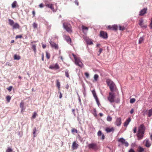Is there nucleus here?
<instances>
[{
	"instance_id": "obj_1",
	"label": "nucleus",
	"mask_w": 152,
	"mask_h": 152,
	"mask_svg": "<svg viewBox=\"0 0 152 152\" xmlns=\"http://www.w3.org/2000/svg\"><path fill=\"white\" fill-rule=\"evenodd\" d=\"M106 83L110 88L111 92H114L116 91L117 90L116 86L113 81L109 79H107L106 80Z\"/></svg>"
},
{
	"instance_id": "obj_2",
	"label": "nucleus",
	"mask_w": 152,
	"mask_h": 152,
	"mask_svg": "<svg viewBox=\"0 0 152 152\" xmlns=\"http://www.w3.org/2000/svg\"><path fill=\"white\" fill-rule=\"evenodd\" d=\"M63 26L67 32L69 33H72V28L71 25L69 23L67 22L64 23H63Z\"/></svg>"
},
{
	"instance_id": "obj_3",
	"label": "nucleus",
	"mask_w": 152,
	"mask_h": 152,
	"mask_svg": "<svg viewBox=\"0 0 152 152\" xmlns=\"http://www.w3.org/2000/svg\"><path fill=\"white\" fill-rule=\"evenodd\" d=\"M75 60V64L81 68L83 66V64L81 61L79 57H77V56L74 54H72Z\"/></svg>"
},
{
	"instance_id": "obj_4",
	"label": "nucleus",
	"mask_w": 152,
	"mask_h": 152,
	"mask_svg": "<svg viewBox=\"0 0 152 152\" xmlns=\"http://www.w3.org/2000/svg\"><path fill=\"white\" fill-rule=\"evenodd\" d=\"M88 147L90 150H92L96 151L98 150L99 146L95 143H91L88 145Z\"/></svg>"
},
{
	"instance_id": "obj_5",
	"label": "nucleus",
	"mask_w": 152,
	"mask_h": 152,
	"mask_svg": "<svg viewBox=\"0 0 152 152\" xmlns=\"http://www.w3.org/2000/svg\"><path fill=\"white\" fill-rule=\"evenodd\" d=\"M115 94L114 92H110L109 93V95L107 97V99L109 101L112 103L115 102Z\"/></svg>"
},
{
	"instance_id": "obj_6",
	"label": "nucleus",
	"mask_w": 152,
	"mask_h": 152,
	"mask_svg": "<svg viewBox=\"0 0 152 152\" xmlns=\"http://www.w3.org/2000/svg\"><path fill=\"white\" fill-rule=\"evenodd\" d=\"M118 26L117 25H114L112 26L109 25L107 27V29L109 30H113L114 31H117L118 29Z\"/></svg>"
},
{
	"instance_id": "obj_7",
	"label": "nucleus",
	"mask_w": 152,
	"mask_h": 152,
	"mask_svg": "<svg viewBox=\"0 0 152 152\" xmlns=\"http://www.w3.org/2000/svg\"><path fill=\"white\" fill-rule=\"evenodd\" d=\"M121 123V117L116 118L115 124L117 126H120Z\"/></svg>"
},
{
	"instance_id": "obj_8",
	"label": "nucleus",
	"mask_w": 152,
	"mask_h": 152,
	"mask_svg": "<svg viewBox=\"0 0 152 152\" xmlns=\"http://www.w3.org/2000/svg\"><path fill=\"white\" fill-rule=\"evenodd\" d=\"M144 132H137V136L138 138V140H140L142 139L144 137Z\"/></svg>"
},
{
	"instance_id": "obj_9",
	"label": "nucleus",
	"mask_w": 152,
	"mask_h": 152,
	"mask_svg": "<svg viewBox=\"0 0 152 152\" xmlns=\"http://www.w3.org/2000/svg\"><path fill=\"white\" fill-rule=\"evenodd\" d=\"M59 68V66L57 63L50 65L49 67V68L51 69H58Z\"/></svg>"
},
{
	"instance_id": "obj_10",
	"label": "nucleus",
	"mask_w": 152,
	"mask_h": 152,
	"mask_svg": "<svg viewBox=\"0 0 152 152\" xmlns=\"http://www.w3.org/2000/svg\"><path fill=\"white\" fill-rule=\"evenodd\" d=\"M100 35L101 37L104 39H106L108 37L107 33L104 31H101Z\"/></svg>"
},
{
	"instance_id": "obj_11",
	"label": "nucleus",
	"mask_w": 152,
	"mask_h": 152,
	"mask_svg": "<svg viewBox=\"0 0 152 152\" xmlns=\"http://www.w3.org/2000/svg\"><path fill=\"white\" fill-rule=\"evenodd\" d=\"M118 141L124 144L125 146L126 147H127L129 145V144L128 142L126 141H125V140L123 138H121L119 139L118 140Z\"/></svg>"
},
{
	"instance_id": "obj_12",
	"label": "nucleus",
	"mask_w": 152,
	"mask_h": 152,
	"mask_svg": "<svg viewBox=\"0 0 152 152\" xmlns=\"http://www.w3.org/2000/svg\"><path fill=\"white\" fill-rule=\"evenodd\" d=\"M50 43L52 48H54L56 50H58V47L57 44L53 42H52L51 41H50Z\"/></svg>"
},
{
	"instance_id": "obj_13",
	"label": "nucleus",
	"mask_w": 152,
	"mask_h": 152,
	"mask_svg": "<svg viewBox=\"0 0 152 152\" xmlns=\"http://www.w3.org/2000/svg\"><path fill=\"white\" fill-rule=\"evenodd\" d=\"M145 127L143 124H141L138 128V132H145Z\"/></svg>"
},
{
	"instance_id": "obj_14",
	"label": "nucleus",
	"mask_w": 152,
	"mask_h": 152,
	"mask_svg": "<svg viewBox=\"0 0 152 152\" xmlns=\"http://www.w3.org/2000/svg\"><path fill=\"white\" fill-rule=\"evenodd\" d=\"M147 10V8H144L140 12L139 15L140 16L143 15L145 14L146 13Z\"/></svg>"
},
{
	"instance_id": "obj_15",
	"label": "nucleus",
	"mask_w": 152,
	"mask_h": 152,
	"mask_svg": "<svg viewBox=\"0 0 152 152\" xmlns=\"http://www.w3.org/2000/svg\"><path fill=\"white\" fill-rule=\"evenodd\" d=\"M79 146V145L75 141H74L72 146V148L73 150L76 149Z\"/></svg>"
},
{
	"instance_id": "obj_16",
	"label": "nucleus",
	"mask_w": 152,
	"mask_h": 152,
	"mask_svg": "<svg viewBox=\"0 0 152 152\" xmlns=\"http://www.w3.org/2000/svg\"><path fill=\"white\" fill-rule=\"evenodd\" d=\"M46 6L49 8H50L53 11V12H55L56 11V10L54 9V5L53 4H46Z\"/></svg>"
},
{
	"instance_id": "obj_17",
	"label": "nucleus",
	"mask_w": 152,
	"mask_h": 152,
	"mask_svg": "<svg viewBox=\"0 0 152 152\" xmlns=\"http://www.w3.org/2000/svg\"><path fill=\"white\" fill-rule=\"evenodd\" d=\"M105 131L107 133L110 132H113L114 129L113 127L111 128L107 127L105 129Z\"/></svg>"
},
{
	"instance_id": "obj_18",
	"label": "nucleus",
	"mask_w": 152,
	"mask_h": 152,
	"mask_svg": "<svg viewBox=\"0 0 152 152\" xmlns=\"http://www.w3.org/2000/svg\"><path fill=\"white\" fill-rule=\"evenodd\" d=\"M131 120L130 117L127 120H126L124 123V126L127 127L128 125L129 124V123L131 121Z\"/></svg>"
},
{
	"instance_id": "obj_19",
	"label": "nucleus",
	"mask_w": 152,
	"mask_h": 152,
	"mask_svg": "<svg viewBox=\"0 0 152 152\" xmlns=\"http://www.w3.org/2000/svg\"><path fill=\"white\" fill-rule=\"evenodd\" d=\"M20 107L21 109V112L22 113H23V110H24L25 108L24 107V103L22 101L20 103Z\"/></svg>"
},
{
	"instance_id": "obj_20",
	"label": "nucleus",
	"mask_w": 152,
	"mask_h": 152,
	"mask_svg": "<svg viewBox=\"0 0 152 152\" xmlns=\"http://www.w3.org/2000/svg\"><path fill=\"white\" fill-rule=\"evenodd\" d=\"M139 24L141 27L145 28L146 27V26L144 24L143 20L142 19H141L139 20Z\"/></svg>"
},
{
	"instance_id": "obj_21",
	"label": "nucleus",
	"mask_w": 152,
	"mask_h": 152,
	"mask_svg": "<svg viewBox=\"0 0 152 152\" xmlns=\"http://www.w3.org/2000/svg\"><path fill=\"white\" fill-rule=\"evenodd\" d=\"M13 29H19L20 26L18 23H15L12 26Z\"/></svg>"
},
{
	"instance_id": "obj_22",
	"label": "nucleus",
	"mask_w": 152,
	"mask_h": 152,
	"mask_svg": "<svg viewBox=\"0 0 152 152\" xmlns=\"http://www.w3.org/2000/svg\"><path fill=\"white\" fill-rule=\"evenodd\" d=\"M64 37L67 42L68 43H70L71 42V39L69 36L65 35H64Z\"/></svg>"
},
{
	"instance_id": "obj_23",
	"label": "nucleus",
	"mask_w": 152,
	"mask_h": 152,
	"mask_svg": "<svg viewBox=\"0 0 152 152\" xmlns=\"http://www.w3.org/2000/svg\"><path fill=\"white\" fill-rule=\"evenodd\" d=\"M92 93L93 96L95 99L98 98L96 95V91H95V90H94L93 91H92Z\"/></svg>"
},
{
	"instance_id": "obj_24",
	"label": "nucleus",
	"mask_w": 152,
	"mask_h": 152,
	"mask_svg": "<svg viewBox=\"0 0 152 152\" xmlns=\"http://www.w3.org/2000/svg\"><path fill=\"white\" fill-rule=\"evenodd\" d=\"M138 152H143L144 151V149L141 147L139 146L137 149Z\"/></svg>"
},
{
	"instance_id": "obj_25",
	"label": "nucleus",
	"mask_w": 152,
	"mask_h": 152,
	"mask_svg": "<svg viewBox=\"0 0 152 152\" xmlns=\"http://www.w3.org/2000/svg\"><path fill=\"white\" fill-rule=\"evenodd\" d=\"M8 21H9V25L11 26H12L13 25V24L15 23L13 21V20L11 19H9Z\"/></svg>"
},
{
	"instance_id": "obj_26",
	"label": "nucleus",
	"mask_w": 152,
	"mask_h": 152,
	"mask_svg": "<svg viewBox=\"0 0 152 152\" xmlns=\"http://www.w3.org/2000/svg\"><path fill=\"white\" fill-rule=\"evenodd\" d=\"M145 146L147 147H149L151 145V144L150 143L149 141L148 140L146 141Z\"/></svg>"
},
{
	"instance_id": "obj_27",
	"label": "nucleus",
	"mask_w": 152,
	"mask_h": 152,
	"mask_svg": "<svg viewBox=\"0 0 152 152\" xmlns=\"http://www.w3.org/2000/svg\"><path fill=\"white\" fill-rule=\"evenodd\" d=\"M56 86L58 88V90H59L60 89V82L59 81V80H56Z\"/></svg>"
},
{
	"instance_id": "obj_28",
	"label": "nucleus",
	"mask_w": 152,
	"mask_h": 152,
	"mask_svg": "<svg viewBox=\"0 0 152 152\" xmlns=\"http://www.w3.org/2000/svg\"><path fill=\"white\" fill-rule=\"evenodd\" d=\"M20 56L19 55L15 54L14 56V59L15 60H19L20 59Z\"/></svg>"
},
{
	"instance_id": "obj_29",
	"label": "nucleus",
	"mask_w": 152,
	"mask_h": 152,
	"mask_svg": "<svg viewBox=\"0 0 152 152\" xmlns=\"http://www.w3.org/2000/svg\"><path fill=\"white\" fill-rule=\"evenodd\" d=\"M32 48L33 49L34 53L35 54L36 52V45H32Z\"/></svg>"
},
{
	"instance_id": "obj_30",
	"label": "nucleus",
	"mask_w": 152,
	"mask_h": 152,
	"mask_svg": "<svg viewBox=\"0 0 152 152\" xmlns=\"http://www.w3.org/2000/svg\"><path fill=\"white\" fill-rule=\"evenodd\" d=\"M152 115V108L149 110L148 111V115L149 117H150Z\"/></svg>"
},
{
	"instance_id": "obj_31",
	"label": "nucleus",
	"mask_w": 152,
	"mask_h": 152,
	"mask_svg": "<svg viewBox=\"0 0 152 152\" xmlns=\"http://www.w3.org/2000/svg\"><path fill=\"white\" fill-rule=\"evenodd\" d=\"M17 2L16 1H14L12 4V8H15L16 7Z\"/></svg>"
},
{
	"instance_id": "obj_32",
	"label": "nucleus",
	"mask_w": 152,
	"mask_h": 152,
	"mask_svg": "<svg viewBox=\"0 0 152 152\" xmlns=\"http://www.w3.org/2000/svg\"><path fill=\"white\" fill-rule=\"evenodd\" d=\"M82 29L83 31L84 32L85 30H86L87 31L88 29V28L87 27L85 26H82Z\"/></svg>"
},
{
	"instance_id": "obj_33",
	"label": "nucleus",
	"mask_w": 152,
	"mask_h": 152,
	"mask_svg": "<svg viewBox=\"0 0 152 152\" xmlns=\"http://www.w3.org/2000/svg\"><path fill=\"white\" fill-rule=\"evenodd\" d=\"M32 26L34 28H37L38 26V25L37 23L34 22L33 23Z\"/></svg>"
},
{
	"instance_id": "obj_34",
	"label": "nucleus",
	"mask_w": 152,
	"mask_h": 152,
	"mask_svg": "<svg viewBox=\"0 0 152 152\" xmlns=\"http://www.w3.org/2000/svg\"><path fill=\"white\" fill-rule=\"evenodd\" d=\"M65 76L68 78L69 77V74L68 72V71L66 70L65 72Z\"/></svg>"
},
{
	"instance_id": "obj_35",
	"label": "nucleus",
	"mask_w": 152,
	"mask_h": 152,
	"mask_svg": "<svg viewBox=\"0 0 152 152\" xmlns=\"http://www.w3.org/2000/svg\"><path fill=\"white\" fill-rule=\"evenodd\" d=\"M6 98L7 102H9L11 99V97L10 96H8L6 97Z\"/></svg>"
},
{
	"instance_id": "obj_36",
	"label": "nucleus",
	"mask_w": 152,
	"mask_h": 152,
	"mask_svg": "<svg viewBox=\"0 0 152 152\" xmlns=\"http://www.w3.org/2000/svg\"><path fill=\"white\" fill-rule=\"evenodd\" d=\"M99 78V76L97 74H95L94 75V80L96 81H97V80Z\"/></svg>"
},
{
	"instance_id": "obj_37",
	"label": "nucleus",
	"mask_w": 152,
	"mask_h": 152,
	"mask_svg": "<svg viewBox=\"0 0 152 152\" xmlns=\"http://www.w3.org/2000/svg\"><path fill=\"white\" fill-rule=\"evenodd\" d=\"M112 117H110V116L108 115L107 118V121H112Z\"/></svg>"
},
{
	"instance_id": "obj_38",
	"label": "nucleus",
	"mask_w": 152,
	"mask_h": 152,
	"mask_svg": "<svg viewBox=\"0 0 152 152\" xmlns=\"http://www.w3.org/2000/svg\"><path fill=\"white\" fill-rule=\"evenodd\" d=\"M144 40V39L142 37H141L140 38L139 41V43L141 44L142 43Z\"/></svg>"
},
{
	"instance_id": "obj_39",
	"label": "nucleus",
	"mask_w": 152,
	"mask_h": 152,
	"mask_svg": "<svg viewBox=\"0 0 152 152\" xmlns=\"http://www.w3.org/2000/svg\"><path fill=\"white\" fill-rule=\"evenodd\" d=\"M46 57L48 59H49L50 58V54L48 53L47 52H46Z\"/></svg>"
},
{
	"instance_id": "obj_40",
	"label": "nucleus",
	"mask_w": 152,
	"mask_h": 152,
	"mask_svg": "<svg viewBox=\"0 0 152 152\" xmlns=\"http://www.w3.org/2000/svg\"><path fill=\"white\" fill-rule=\"evenodd\" d=\"M135 99L134 98H133L130 99V102L131 103H133L135 102Z\"/></svg>"
},
{
	"instance_id": "obj_41",
	"label": "nucleus",
	"mask_w": 152,
	"mask_h": 152,
	"mask_svg": "<svg viewBox=\"0 0 152 152\" xmlns=\"http://www.w3.org/2000/svg\"><path fill=\"white\" fill-rule=\"evenodd\" d=\"M12 150L10 147H8L6 151V152H12Z\"/></svg>"
},
{
	"instance_id": "obj_42",
	"label": "nucleus",
	"mask_w": 152,
	"mask_h": 152,
	"mask_svg": "<svg viewBox=\"0 0 152 152\" xmlns=\"http://www.w3.org/2000/svg\"><path fill=\"white\" fill-rule=\"evenodd\" d=\"M37 115V113L36 112H34L33 114L32 118L34 119L35 118Z\"/></svg>"
},
{
	"instance_id": "obj_43",
	"label": "nucleus",
	"mask_w": 152,
	"mask_h": 152,
	"mask_svg": "<svg viewBox=\"0 0 152 152\" xmlns=\"http://www.w3.org/2000/svg\"><path fill=\"white\" fill-rule=\"evenodd\" d=\"M71 131H72V133L75 132L76 133H77V130L76 129H75V128H73L72 129Z\"/></svg>"
},
{
	"instance_id": "obj_44",
	"label": "nucleus",
	"mask_w": 152,
	"mask_h": 152,
	"mask_svg": "<svg viewBox=\"0 0 152 152\" xmlns=\"http://www.w3.org/2000/svg\"><path fill=\"white\" fill-rule=\"evenodd\" d=\"M95 99V100H96V103H97L98 106H99V105H100V102H99L98 98H97V99Z\"/></svg>"
},
{
	"instance_id": "obj_45",
	"label": "nucleus",
	"mask_w": 152,
	"mask_h": 152,
	"mask_svg": "<svg viewBox=\"0 0 152 152\" xmlns=\"http://www.w3.org/2000/svg\"><path fill=\"white\" fill-rule=\"evenodd\" d=\"M22 35H17L15 37V38L16 39H18V38H22Z\"/></svg>"
},
{
	"instance_id": "obj_46",
	"label": "nucleus",
	"mask_w": 152,
	"mask_h": 152,
	"mask_svg": "<svg viewBox=\"0 0 152 152\" xmlns=\"http://www.w3.org/2000/svg\"><path fill=\"white\" fill-rule=\"evenodd\" d=\"M125 28L124 26H119V30H120L124 31L125 30Z\"/></svg>"
},
{
	"instance_id": "obj_47",
	"label": "nucleus",
	"mask_w": 152,
	"mask_h": 152,
	"mask_svg": "<svg viewBox=\"0 0 152 152\" xmlns=\"http://www.w3.org/2000/svg\"><path fill=\"white\" fill-rule=\"evenodd\" d=\"M102 134V133L101 131L99 130L97 133V135L99 136H101Z\"/></svg>"
},
{
	"instance_id": "obj_48",
	"label": "nucleus",
	"mask_w": 152,
	"mask_h": 152,
	"mask_svg": "<svg viewBox=\"0 0 152 152\" xmlns=\"http://www.w3.org/2000/svg\"><path fill=\"white\" fill-rule=\"evenodd\" d=\"M12 88V86H10L8 88H7V89L9 91H10Z\"/></svg>"
},
{
	"instance_id": "obj_49",
	"label": "nucleus",
	"mask_w": 152,
	"mask_h": 152,
	"mask_svg": "<svg viewBox=\"0 0 152 152\" xmlns=\"http://www.w3.org/2000/svg\"><path fill=\"white\" fill-rule=\"evenodd\" d=\"M137 129V128L136 126H135L134 127V128L133 129L134 133H135L136 132Z\"/></svg>"
},
{
	"instance_id": "obj_50",
	"label": "nucleus",
	"mask_w": 152,
	"mask_h": 152,
	"mask_svg": "<svg viewBox=\"0 0 152 152\" xmlns=\"http://www.w3.org/2000/svg\"><path fill=\"white\" fill-rule=\"evenodd\" d=\"M102 50H103V49H102L101 48H100L99 49V54H98V56H99L100 55V54L102 53Z\"/></svg>"
},
{
	"instance_id": "obj_51",
	"label": "nucleus",
	"mask_w": 152,
	"mask_h": 152,
	"mask_svg": "<svg viewBox=\"0 0 152 152\" xmlns=\"http://www.w3.org/2000/svg\"><path fill=\"white\" fill-rule=\"evenodd\" d=\"M85 75L87 78H88L89 77V74L88 72H85Z\"/></svg>"
},
{
	"instance_id": "obj_52",
	"label": "nucleus",
	"mask_w": 152,
	"mask_h": 152,
	"mask_svg": "<svg viewBox=\"0 0 152 152\" xmlns=\"http://www.w3.org/2000/svg\"><path fill=\"white\" fill-rule=\"evenodd\" d=\"M42 47L43 48V49H45V48H46V44H44L43 43H42Z\"/></svg>"
},
{
	"instance_id": "obj_53",
	"label": "nucleus",
	"mask_w": 152,
	"mask_h": 152,
	"mask_svg": "<svg viewBox=\"0 0 152 152\" xmlns=\"http://www.w3.org/2000/svg\"><path fill=\"white\" fill-rule=\"evenodd\" d=\"M87 43L90 45H92L93 44L92 42L91 41V40L88 41H87Z\"/></svg>"
},
{
	"instance_id": "obj_54",
	"label": "nucleus",
	"mask_w": 152,
	"mask_h": 152,
	"mask_svg": "<svg viewBox=\"0 0 152 152\" xmlns=\"http://www.w3.org/2000/svg\"><path fill=\"white\" fill-rule=\"evenodd\" d=\"M39 7L41 8H42L44 7V5L42 3H41L39 5Z\"/></svg>"
},
{
	"instance_id": "obj_55",
	"label": "nucleus",
	"mask_w": 152,
	"mask_h": 152,
	"mask_svg": "<svg viewBox=\"0 0 152 152\" xmlns=\"http://www.w3.org/2000/svg\"><path fill=\"white\" fill-rule=\"evenodd\" d=\"M75 3L78 6L79 5V2L77 1V0H75Z\"/></svg>"
},
{
	"instance_id": "obj_56",
	"label": "nucleus",
	"mask_w": 152,
	"mask_h": 152,
	"mask_svg": "<svg viewBox=\"0 0 152 152\" xmlns=\"http://www.w3.org/2000/svg\"><path fill=\"white\" fill-rule=\"evenodd\" d=\"M42 61H44V54L43 53L42 54Z\"/></svg>"
},
{
	"instance_id": "obj_57",
	"label": "nucleus",
	"mask_w": 152,
	"mask_h": 152,
	"mask_svg": "<svg viewBox=\"0 0 152 152\" xmlns=\"http://www.w3.org/2000/svg\"><path fill=\"white\" fill-rule=\"evenodd\" d=\"M36 130L35 128H34L33 130V134H35V132H36Z\"/></svg>"
},
{
	"instance_id": "obj_58",
	"label": "nucleus",
	"mask_w": 152,
	"mask_h": 152,
	"mask_svg": "<svg viewBox=\"0 0 152 152\" xmlns=\"http://www.w3.org/2000/svg\"><path fill=\"white\" fill-rule=\"evenodd\" d=\"M129 152H135L132 149H131L129 151Z\"/></svg>"
},
{
	"instance_id": "obj_59",
	"label": "nucleus",
	"mask_w": 152,
	"mask_h": 152,
	"mask_svg": "<svg viewBox=\"0 0 152 152\" xmlns=\"http://www.w3.org/2000/svg\"><path fill=\"white\" fill-rule=\"evenodd\" d=\"M150 26L151 28H152V20H151V23L150 25Z\"/></svg>"
},
{
	"instance_id": "obj_60",
	"label": "nucleus",
	"mask_w": 152,
	"mask_h": 152,
	"mask_svg": "<svg viewBox=\"0 0 152 152\" xmlns=\"http://www.w3.org/2000/svg\"><path fill=\"white\" fill-rule=\"evenodd\" d=\"M105 138V136L104 134H102V139L103 140Z\"/></svg>"
},
{
	"instance_id": "obj_61",
	"label": "nucleus",
	"mask_w": 152,
	"mask_h": 152,
	"mask_svg": "<svg viewBox=\"0 0 152 152\" xmlns=\"http://www.w3.org/2000/svg\"><path fill=\"white\" fill-rule=\"evenodd\" d=\"M59 93H60L59 98L60 99H61L62 97V95L61 93L60 92Z\"/></svg>"
},
{
	"instance_id": "obj_62",
	"label": "nucleus",
	"mask_w": 152,
	"mask_h": 152,
	"mask_svg": "<svg viewBox=\"0 0 152 152\" xmlns=\"http://www.w3.org/2000/svg\"><path fill=\"white\" fill-rule=\"evenodd\" d=\"M134 110L133 109H132L131 110V111H130V113L131 114H132L134 112Z\"/></svg>"
},
{
	"instance_id": "obj_63",
	"label": "nucleus",
	"mask_w": 152,
	"mask_h": 152,
	"mask_svg": "<svg viewBox=\"0 0 152 152\" xmlns=\"http://www.w3.org/2000/svg\"><path fill=\"white\" fill-rule=\"evenodd\" d=\"M32 14L33 15V17H34L35 16V11H32Z\"/></svg>"
},
{
	"instance_id": "obj_64",
	"label": "nucleus",
	"mask_w": 152,
	"mask_h": 152,
	"mask_svg": "<svg viewBox=\"0 0 152 152\" xmlns=\"http://www.w3.org/2000/svg\"><path fill=\"white\" fill-rule=\"evenodd\" d=\"M75 109H73L72 110V112L73 113V114H74V115H75Z\"/></svg>"
}]
</instances>
